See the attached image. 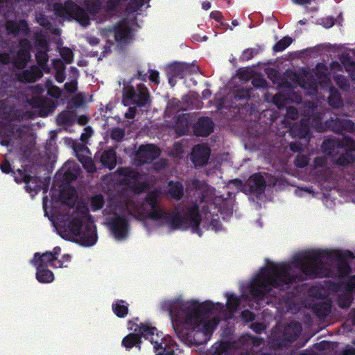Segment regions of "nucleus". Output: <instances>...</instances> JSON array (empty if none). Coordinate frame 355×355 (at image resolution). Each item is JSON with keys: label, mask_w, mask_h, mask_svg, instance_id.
Masks as SVG:
<instances>
[{"label": "nucleus", "mask_w": 355, "mask_h": 355, "mask_svg": "<svg viewBox=\"0 0 355 355\" xmlns=\"http://www.w3.org/2000/svg\"><path fill=\"white\" fill-rule=\"evenodd\" d=\"M31 105L34 108L38 109L40 115L42 117L48 116L56 107V104L52 100L43 96L33 97Z\"/></svg>", "instance_id": "nucleus-15"}, {"label": "nucleus", "mask_w": 355, "mask_h": 355, "mask_svg": "<svg viewBox=\"0 0 355 355\" xmlns=\"http://www.w3.org/2000/svg\"><path fill=\"white\" fill-rule=\"evenodd\" d=\"M105 205L104 196L102 194H96L92 197L90 207L93 211H96L103 208Z\"/></svg>", "instance_id": "nucleus-40"}, {"label": "nucleus", "mask_w": 355, "mask_h": 355, "mask_svg": "<svg viewBox=\"0 0 355 355\" xmlns=\"http://www.w3.org/2000/svg\"><path fill=\"white\" fill-rule=\"evenodd\" d=\"M336 82L342 89H346L349 87L348 80L343 76H338L336 78Z\"/></svg>", "instance_id": "nucleus-59"}, {"label": "nucleus", "mask_w": 355, "mask_h": 355, "mask_svg": "<svg viewBox=\"0 0 355 355\" xmlns=\"http://www.w3.org/2000/svg\"><path fill=\"white\" fill-rule=\"evenodd\" d=\"M18 46L19 47V49H22L24 51L31 52L32 46H31V43L28 39H27V38L20 39L19 41Z\"/></svg>", "instance_id": "nucleus-60"}, {"label": "nucleus", "mask_w": 355, "mask_h": 355, "mask_svg": "<svg viewBox=\"0 0 355 355\" xmlns=\"http://www.w3.org/2000/svg\"><path fill=\"white\" fill-rule=\"evenodd\" d=\"M355 160L354 156L351 152L346 151V153L341 154L336 160V164L338 166H346L353 163Z\"/></svg>", "instance_id": "nucleus-39"}, {"label": "nucleus", "mask_w": 355, "mask_h": 355, "mask_svg": "<svg viewBox=\"0 0 355 355\" xmlns=\"http://www.w3.org/2000/svg\"><path fill=\"white\" fill-rule=\"evenodd\" d=\"M31 169L28 165L17 169V173H15V181L18 184L24 183L26 191L35 195L42 189V179L37 175H31Z\"/></svg>", "instance_id": "nucleus-9"}, {"label": "nucleus", "mask_w": 355, "mask_h": 355, "mask_svg": "<svg viewBox=\"0 0 355 355\" xmlns=\"http://www.w3.org/2000/svg\"><path fill=\"white\" fill-rule=\"evenodd\" d=\"M64 89L69 94H74L78 89V82L70 80L64 84Z\"/></svg>", "instance_id": "nucleus-58"}, {"label": "nucleus", "mask_w": 355, "mask_h": 355, "mask_svg": "<svg viewBox=\"0 0 355 355\" xmlns=\"http://www.w3.org/2000/svg\"><path fill=\"white\" fill-rule=\"evenodd\" d=\"M166 75L176 77L179 79L184 78L182 62H175L169 64L166 69Z\"/></svg>", "instance_id": "nucleus-34"}, {"label": "nucleus", "mask_w": 355, "mask_h": 355, "mask_svg": "<svg viewBox=\"0 0 355 355\" xmlns=\"http://www.w3.org/2000/svg\"><path fill=\"white\" fill-rule=\"evenodd\" d=\"M55 261L53 258L50 252L46 251L42 254L39 252L35 253L33 259L31 262L33 265L41 264L46 265V267L51 266L56 268V265L54 263Z\"/></svg>", "instance_id": "nucleus-27"}, {"label": "nucleus", "mask_w": 355, "mask_h": 355, "mask_svg": "<svg viewBox=\"0 0 355 355\" xmlns=\"http://www.w3.org/2000/svg\"><path fill=\"white\" fill-rule=\"evenodd\" d=\"M168 315L177 336L184 343L190 346L198 347L205 345L209 340L199 329L187 327L184 322H179L175 320L172 314Z\"/></svg>", "instance_id": "nucleus-6"}, {"label": "nucleus", "mask_w": 355, "mask_h": 355, "mask_svg": "<svg viewBox=\"0 0 355 355\" xmlns=\"http://www.w3.org/2000/svg\"><path fill=\"white\" fill-rule=\"evenodd\" d=\"M47 94L50 96L57 98L60 96L61 92L57 86L50 85L48 88Z\"/></svg>", "instance_id": "nucleus-62"}, {"label": "nucleus", "mask_w": 355, "mask_h": 355, "mask_svg": "<svg viewBox=\"0 0 355 355\" xmlns=\"http://www.w3.org/2000/svg\"><path fill=\"white\" fill-rule=\"evenodd\" d=\"M94 159H98L103 167L112 170L116 165V153L114 149L110 148L102 153H96Z\"/></svg>", "instance_id": "nucleus-18"}, {"label": "nucleus", "mask_w": 355, "mask_h": 355, "mask_svg": "<svg viewBox=\"0 0 355 355\" xmlns=\"http://www.w3.org/2000/svg\"><path fill=\"white\" fill-rule=\"evenodd\" d=\"M71 17L78 21L82 26H86L90 23L89 15L81 7H79Z\"/></svg>", "instance_id": "nucleus-37"}, {"label": "nucleus", "mask_w": 355, "mask_h": 355, "mask_svg": "<svg viewBox=\"0 0 355 355\" xmlns=\"http://www.w3.org/2000/svg\"><path fill=\"white\" fill-rule=\"evenodd\" d=\"M112 308L114 314L119 318H125L128 313V304L123 300L114 302Z\"/></svg>", "instance_id": "nucleus-33"}, {"label": "nucleus", "mask_w": 355, "mask_h": 355, "mask_svg": "<svg viewBox=\"0 0 355 355\" xmlns=\"http://www.w3.org/2000/svg\"><path fill=\"white\" fill-rule=\"evenodd\" d=\"M293 39L289 36L284 37L279 41L276 42L272 47L275 52H282L291 44Z\"/></svg>", "instance_id": "nucleus-41"}, {"label": "nucleus", "mask_w": 355, "mask_h": 355, "mask_svg": "<svg viewBox=\"0 0 355 355\" xmlns=\"http://www.w3.org/2000/svg\"><path fill=\"white\" fill-rule=\"evenodd\" d=\"M122 101L125 106L132 105L142 107L150 104L151 100L146 85L139 83L135 86L130 83L123 87Z\"/></svg>", "instance_id": "nucleus-7"}, {"label": "nucleus", "mask_w": 355, "mask_h": 355, "mask_svg": "<svg viewBox=\"0 0 355 355\" xmlns=\"http://www.w3.org/2000/svg\"><path fill=\"white\" fill-rule=\"evenodd\" d=\"M325 130H331L337 134H341V119L338 118L327 120L324 122V127H321L318 131L324 132Z\"/></svg>", "instance_id": "nucleus-29"}, {"label": "nucleus", "mask_w": 355, "mask_h": 355, "mask_svg": "<svg viewBox=\"0 0 355 355\" xmlns=\"http://www.w3.org/2000/svg\"><path fill=\"white\" fill-rule=\"evenodd\" d=\"M345 289L347 291H355V275L351 276L345 284Z\"/></svg>", "instance_id": "nucleus-64"}, {"label": "nucleus", "mask_w": 355, "mask_h": 355, "mask_svg": "<svg viewBox=\"0 0 355 355\" xmlns=\"http://www.w3.org/2000/svg\"><path fill=\"white\" fill-rule=\"evenodd\" d=\"M6 30L8 35H18L20 31L28 29V23L26 20H20L16 22L14 20H8L5 24Z\"/></svg>", "instance_id": "nucleus-25"}, {"label": "nucleus", "mask_w": 355, "mask_h": 355, "mask_svg": "<svg viewBox=\"0 0 355 355\" xmlns=\"http://www.w3.org/2000/svg\"><path fill=\"white\" fill-rule=\"evenodd\" d=\"M309 156L303 154H298L294 161L295 165L298 168H304L309 163Z\"/></svg>", "instance_id": "nucleus-52"}, {"label": "nucleus", "mask_w": 355, "mask_h": 355, "mask_svg": "<svg viewBox=\"0 0 355 355\" xmlns=\"http://www.w3.org/2000/svg\"><path fill=\"white\" fill-rule=\"evenodd\" d=\"M21 70L15 74L17 80L21 83H33L43 76L42 70L35 64L31 65L29 69Z\"/></svg>", "instance_id": "nucleus-13"}, {"label": "nucleus", "mask_w": 355, "mask_h": 355, "mask_svg": "<svg viewBox=\"0 0 355 355\" xmlns=\"http://www.w3.org/2000/svg\"><path fill=\"white\" fill-rule=\"evenodd\" d=\"M79 159V161L82 163L83 166L84 168H85L88 172L92 173L96 171V166L94 163V161L88 157H83L80 158V157H78Z\"/></svg>", "instance_id": "nucleus-48"}, {"label": "nucleus", "mask_w": 355, "mask_h": 355, "mask_svg": "<svg viewBox=\"0 0 355 355\" xmlns=\"http://www.w3.org/2000/svg\"><path fill=\"white\" fill-rule=\"evenodd\" d=\"M57 63L59 64L60 66L55 72V79L58 83H62L64 81V80L66 78V75H65V71H64L65 66L60 60H53L54 65H55Z\"/></svg>", "instance_id": "nucleus-42"}, {"label": "nucleus", "mask_w": 355, "mask_h": 355, "mask_svg": "<svg viewBox=\"0 0 355 355\" xmlns=\"http://www.w3.org/2000/svg\"><path fill=\"white\" fill-rule=\"evenodd\" d=\"M144 3L145 0H130L128 8L133 12H136L144 5Z\"/></svg>", "instance_id": "nucleus-56"}, {"label": "nucleus", "mask_w": 355, "mask_h": 355, "mask_svg": "<svg viewBox=\"0 0 355 355\" xmlns=\"http://www.w3.org/2000/svg\"><path fill=\"white\" fill-rule=\"evenodd\" d=\"M340 148L345 147L348 152L355 150V142L350 137H345L343 141L340 140Z\"/></svg>", "instance_id": "nucleus-55"}, {"label": "nucleus", "mask_w": 355, "mask_h": 355, "mask_svg": "<svg viewBox=\"0 0 355 355\" xmlns=\"http://www.w3.org/2000/svg\"><path fill=\"white\" fill-rule=\"evenodd\" d=\"M232 344L229 341H221L213 346L214 355H233Z\"/></svg>", "instance_id": "nucleus-32"}, {"label": "nucleus", "mask_w": 355, "mask_h": 355, "mask_svg": "<svg viewBox=\"0 0 355 355\" xmlns=\"http://www.w3.org/2000/svg\"><path fill=\"white\" fill-rule=\"evenodd\" d=\"M289 131L292 137L300 139H305L309 141L311 138L309 120L306 119H301L299 122L295 123L290 128Z\"/></svg>", "instance_id": "nucleus-16"}, {"label": "nucleus", "mask_w": 355, "mask_h": 355, "mask_svg": "<svg viewBox=\"0 0 355 355\" xmlns=\"http://www.w3.org/2000/svg\"><path fill=\"white\" fill-rule=\"evenodd\" d=\"M191 119L189 114H182L177 116L175 130L179 136L186 135L190 128Z\"/></svg>", "instance_id": "nucleus-20"}, {"label": "nucleus", "mask_w": 355, "mask_h": 355, "mask_svg": "<svg viewBox=\"0 0 355 355\" xmlns=\"http://www.w3.org/2000/svg\"><path fill=\"white\" fill-rule=\"evenodd\" d=\"M193 131L197 137H207L214 131V123L210 117H200L193 126Z\"/></svg>", "instance_id": "nucleus-17"}, {"label": "nucleus", "mask_w": 355, "mask_h": 355, "mask_svg": "<svg viewBox=\"0 0 355 355\" xmlns=\"http://www.w3.org/2000/svg\"><path fill=\"white\" fill-rule=\"evenodd\" d=\"M60 56L62 59L67 63L71 64L73 61V53L68 47H63L60 52Z\"/></svg>", "instance_id": "nucleus-50"}, {"label": "nucleus", "mask_w": 355, "mask_h": 355, "mask_svg": "<svg viewBox=\"0 0 355 355\" xmlns=\"http://www.w3.org/2000/svg\"><path fill=\"white\" fill-rule=\"evenodd\" d=\"M159 198V191L157 190H153L147 193L145 197V202L150 205H157Z\"/></svg>", "instance_id": "nucleus-49"}, {"label": "nucleus", "mask_w": 355, "mask_h": 355, "mask_svg": "<svg viewBox=\"0 0 355 355\" xmlns=\"http://www.w3.org/2000/svg\"><path fill=\"white\" fill-rule=\"evenodd\" d=\"M35 60L37 64L42 70H44L45 72H49V69L47 67V62L49 61V55L46 51H37L35 53Z\"/></svg>", "instance_id": "nucleus-36"}, {"label": "nucleus", "mask_w": 355, "mask_h": 355, "mask_svg": "<svg viewBox=\"0 0 355 355\" xmlns=\"http://www.w3.org/2000/svg\"><path fill=\"white\" fill-rule=\"evenodd\" d=\"M214 304L209 300L200 303L198 300L183 301L179 299L164 300L160 309L172 314L179 322H184L187 327L199 329L209 340L214 331L217 322L206 318L212 313Z\"/></svg>", "instance_id": "nucleus-2"}, {"label": "nucleus", "mask_w": 355, "mask_h": 355, "mask_svg": "<svg viewBox=\"0 0 355 355\" xmlns=\"http://www.w3.org/2000/svg\"><path fill=\"white\" fill-rule=\"evenodd\" d=\"M354 259L349 250H311L295 255L292 264L299 269L296 272L291 264L270 262L262 267L250 286V293L256 301L263 300L272 288L286 291L291 285L304 281L306 278L314 279L327 275L329 270L323 259L337 260L336 268L338 276L345 277L349 275L352 268L346 261Z\"/></svg>", "instance_id": "nucleus-1"}, {"label": "nucleus", "mask_w": 355, "mask_h": 355, "mask_svg": "<svg viewBox=\"0 0 355 355\" xmlns=\"http://www.w3.org/2000/svg\"><path fill=\"white\" fill-rule=\"evenodd\" d=\"M340 140L327 139H324L322 144L323 152L327 155H333L335 153L336 148H340Z\"/></svg>", "instance_id": "nucleus-30"}, {"label": "nucleus", "mask_w": 355, "mask_h": 355, "mask_svg": "<svg viewBox=\"0 0 355 355\" xmlns=\"http://www.w3.org/2000/svg\"><path fill=\"white\" fill-rule=\"evenodd\" d=\"M117 174L121 177V183L128 186L137 194L146 191L150 184L148 180L141 181L144 175L131 167H120L116 170Z\"/></svg>", "instance_id": "nucleus-8"}, {"label": "nucleus", "mask_w": 355, "mask_h": 355, "mask_svg": "<svg viewBox=\"0 0 355 355\" xmlns=\"http://www.w3.org/2000/svg\"><path fill=\"white\" fill-rule=\"evenodd\" d=\"M31 60V52L19 49L15 56L12 58V63L15 68L17 69H25Z\"/></svg>", "instance_id": "nucleus-21"}, {"label": "nucleus", "mask_w": 355, "mask_h": 355, "mask_svg": "<svg viewBox=\"0 0 355 355\" xmlns=\"http://www.w3.org/2000/svg\"><path fill=\"white\" fill-rule=\"evenodd\" d=\"M15 136V125L12 124L0 125V144L8 146Z\"/></svg>", "instance_id": "nucleus-24"}, {"label": "nucleus", "mask_w": 355, "mask_h": 355, "mask_svg": "<svg viewBox=\"0 0 355 355\" xmlns=\"http://www.w3.org/2000/svg\"><path fill=\"white\" fill-rule=\"evenodd\" d=\"M110 137L116 142H121L125 137V130L119 127L114 128L111 130Z\"/></svg>", "instance_id": "nucleus-44"}, {"label": "nucleus", "mask_w": 355, "mask_h": 355, "mask_svg": "<svg viewBox=\"0 0 355 355\" xmlns=\"http://www.w3.org/2000/svg\"><path fill=\"white\" fill-rule=\"evenodd\" d=\"M149 211L145 210L144 205H139L132 200L127 203V208L130 214L139 220L137 214L141 217L154 220H164L173 230H186L192 228L193 232L202 236L200 225L202 220L200 209L198 204L194 203L191 206L185 207L182 209L183 215L178 210L172 215L163 210L159 202L157 205H150Z\"/></svg>", "instance_id": "nucleus-3"}, {"label": "nucleus", "mask_w": 355, "mask_h": 355, "mask_svg": "<svg viewBox=\"0 0 355 355\" xmlns=\"http://www.w3.org/2000/svg\"><path fill=\"white\" fill-rule=\"evenodd\" d=\"M161 151L155 144L141 145L136 152V159L139 164H149L159 157Z\"/></svg>", "instance_id": "nucleus-12"}, {"label": "nucleus", "mask_w": 355, "mask_h": 355, "mask_svg": "<svg viewBox=\"0 0 355 355\" xmlns=\"http://www.w3.org/2000/svg\"><path fill=\"white\" fill-rule=\"evenodd\" d=\"M328 103L333 108H338L343 105V100L339 91L334 87L329 89Z\"/></svg>", "instance_id": "nucleus-31"}, {"label": "nucleus", "mask_w": 355, "mask_h": 355, "mask_svg": "<svg viewBox=\"0 0 355 355\" xmlns=\"http://www.w3.org/2000/svg\"><path fill=\"white\" fill-rule=\"evenodd\" d=\"M69 232L80 239L85 246H92L97 241L96 226L90 215L78 214L67 224Z\"/></svg>", "instance_id": "nucleus-4"}, {"label": "nucleus", "mask_w": 355, "mask_h": 355, "mask_svg": "<svg viewBox=\"0 0 355 355\" xmlns=\"http://www.w3.org/2000/svg\"><path fill=\"white\" fill-rule=\"evenodd\" d=\"M330 311V305L322 303L318 304L314 308V312L318 316L325 317Z\"/></svg>", "instance_id": "nucleus-53"}, {"label": "nucleus", "mask_w": 355, "mask_h": 355, "mask_svg": "<svg viewBox=\"0 0 355 355\" xmlns=\"http://www.w3.org/2000/svg\"><path fill=\"white\" fill-rule=\"evenodd\" d=\"M250 98V92L249 89H237L234 93V99L235 101H247Z\"/></svg>", "instance_id": "nucleus-47"}, {"label": "nucleus", "mask_w": 355, "mask_h": 355, "mask_svg": "<svg viewBox=\"0 0 355 355\" xmlns=\"http://www.w3.org/2000/svg\"><path fill=\"white\" fill-rule=\"evenodd\" d=\"M85 6L91 15H96L102 7L101 0H85Z\"/></svg>", "instance_id": "nucleus-38"}, {"label": "nucleus", "mask_w": 355, "mask_h": 355, "mask_svg": "<svg viewBox=\"0 0 355 355\" xmlns=\"http://www.w3.org/2000/svg\"><path fill=\"white\" fill-rule=\"evenodd\" d=\"M168 196L176 200H180L184 196V187L180 182H175L170 180L168 182Z\"/></svg>", "instance_id": "nucleus-28"}, {"label": "nucleus", "mask_w": 355, "mask_h": 355, "mask_svg": "<svg viewBox=\"0 0 355 355\" xmlns=\"http://www.w3.org/2000/svg\"><path fill=\"white\" fill-rule=\"evenodd\" d=\"M211 155L209 147L205 144H197L192 150L191 159L196 166L207 164Z\"/></svg>", "instance_id": "nucleus-14"}, {"label": "nucleus", "mask_w": 355, "mask_h": 355, "mask_svg": "<svg viewBox=\"0 0 355 355\" xmlns=\"http://www.w3.org/2000/svg\"><path fill=\"white\" fill-rule=\"evenodd\" d=\"M53 10L59 17H64L66 15L64 6L61 3H55L53 5Z\"/></svg>", "instance_id": "nucleus-61"}, {"label": "nucleus", "mask_w": 355, "mask_h": 355, "mask_svg": "<svg viewBox=\"0 0 355 355\" xmlns=\"http://www.w3.org/2000/svg\"><path fill=\"white\" fill-rule=\"evenodd\" d=\"M152 344L156 355H179L178 345L171 336H162L161 331L157 332Z\"/></svg>", "instance_id": "nucleus-10"}, {"label": "nucleus", "mask_w": 355, "mask_h": 355, "mask_svg": "<svg viewBox=\"0 0 355 355\" xmlns=\"http://www.w3.org/2000/svg\"><path fill=\"white\" fill-rule=\"evenodd\" d=\"M65 9L66 15L72 16L80 7L76 3L72 0H67L63 4Z\"/></svg>", "instance_id": "nucleus-51"}, {"label": "nucleus", "mask_w": 355, "mask_h": 355, "mask_svg": "<svg viewBox=\"0 0 355 355\" xmlns=\"http://www.w3.org/2000/svg\"><path fill=\"white\" fill-rule=\"evenodd\" d=\"M0 168L1 171L3 173L9 174L10 173H12L13 176L15 177V173H17V170L16 171H14L12 170L11 165L8 160L6 159L3 161L1 164L0 165Z\"/></svg>", "instance_id": "nucleus-57"}, {"label": "nucleus", "mask_w": 355, "mask_h": 355, "mask_svg": "<svg viewBox=\"0 0 355 355\" xmlns=\"http://www.w3.org/2000/svg\"><path fill=\"white\" fill-rule=\"evenodd\" d=\"M107 225L116 239L121 240L127 236L129 223L124 216L116 215L110 217L108 218Z\"/></svg>", "instance_id": "nucleus-11"}, {"label": "nucleus", "mask_w": 355, "mask_h": 355, "mask_svg": "<svg viewBox=\"0 0 355 355\" xmlns=\"http://www.w3.org/2000/svg\"><path fill=\"white\" fill-rule=\"evenodd\" d=\"M184 77L187 75L196 74L200 71L198 66L194 63L182 62Z\"/></svg>", "instance_id": "nucleus-45"}, {"label": "nucleus", "mask_w": 355, "mask_h": 355, "mask_svg": "<svg viewBox=\"0 0 355 355\" xmlns=\"http://www.w3.org/2000/svg\"><path fill=\"white\" fill-rule=\"evenodd\" d=\"M261 51V49L259 48H250L246 49L244 50L242 53V55L241 56V60L243 61H248L251 59H252L254 55L259 54Z\"/></svg>", "instance_id": "nucleus-46"}, {"label": "nucleus", "mask_w": 355, "mask_h": 355, "mask_svg": "<svg viewBox=\"0 0 355 355\" xmlns=\"http://www.w3.org/2000/svg\"><path fill=\"white\" fill-rule=\"evenodd\" d=\"M301 331L302 327L299 322L291 324L284 329L283 337L285 340L293 343L298 338Z\"/></svg>", "instance_id": "nucleus-26"}, {"label": "nucleus", "mask_w": 355, "mask_h": 355, "mask_svg": "<svg viewBox=\"0 0 355 355\" xmlns=\"http://www.w3.org/2000/svg\"><path fill=\"white\" fill-rule=\"evenodd\" d=\"M114 39L118 42H125L130 36L131 29L123 21H120L114 28Z\"/></svg>", "instance_id": "nucleus-22"}, {"label": "nucleus", "mask_w": 355, "mask_h": 355, "mask_svg": "<svg viewBox=\"0 0 355 355\" xmlns=\"http://www.w3.org/2000/svg\"><path fill=\"white\" fill-rule=\"evenodd\" d=\"M227 309L232 312L236 311L241 304L239 298L234 294L227 295Z\"/></svg>", "instance_id": "nucleus-43"}, {"label": "nucleus", "mask_w": 355, "mask_h": 355, "mask_svg": "<svg viewBox=\"0 0 355 355\" xmlns=\"http://www.w3.org/2000/svg\"><path fill=\"white\" fill-rule=\"evenodd\" d=\"M352 133L355 132V125L350 119H341V134L344 132Z\"/></svg>", "instance_id": "nucleus-54"}, {"label": "nucleus", "mask_w": 355, "mask_h": 355, "mask_svg": "<svg viewBox=\"0 0 355 355\" xmlns=\"http://www.w3.org/2000/svg\"><path fill=\"white\" fill-rule=\"evenodd\" d=\"M130 329L134 332L130 333L125 336L121 342L123 347L126 350H130L133 347H137L139 350L141 348V338L149 340L152 343L155 338V335L158 330L156 327L151 326L148 323H140L139 324L129 321Z\"/></svg>", "instance_id": "nucleus-5"}, {"label": "nucleus", "mask_w": 355, "mask_h": 355, "mask_svg": "<svg viewBox=\"0 0 355 355\" xmlns=\"http://www.w3.org/2000/svg\"><path fill=\"white\" fill-rule=\"evenodd\" d=\"M75 121V114L71 111H64L57 116V122L60 125H71Z\"/></svg>", "instance_id": "nucleus-35"}, {"label": "nucleus", "mask_w": 355, "mask_h": 355, "mask_svg": "<svg viewBox=\"0 0 355 355\" xmlns=\"http://www.w3.org/2000/svg\"><path fill=\"white\" fill-rule=\"evenodd\" d=\"M274 103L278 107L284 105L286 103V97L281 94H277L273 96Z\"/></svg>", "instance_id": "nucleus-63"}, {"label": "nucleus", "mask_w": 355, "mask_h": 355, "mask_svg": "<svg viewBox=\"0 0 355 355\" xmlns=\"http://www.w3.org/2000/svg\"><path fill=\"white\" fill-rule=\"evenodd\" d=\"M36 267V279L40 283H51L54 280V275L46 265L37 264Z\"/></svg>", "instance_id": "nucleus-23"}, {"label": "nucleus", "mask_w": 355, "mask_h": 355, "mask_svg": "<svg viewBox=\"0 0 355 355\" xmlns=\"http://www.w3.org/2000/svg\"><path fill=\"white\" fill-rule=\"evenodd\" d=\"M250 191L254 194H263L266 187V180L260 173L252 175L248 181Z\"/></svg>", "instance_id": "nucleus-19"}]
</instances>
